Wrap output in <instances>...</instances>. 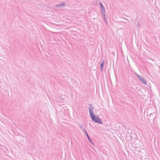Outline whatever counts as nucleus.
I'll return each instance as SVG.
<instances>
[{
  "label": "nucleus",
  "instance_id": "obj_1",
  "mask_svg": "<svg viewBox=\"0 0 160 160\" xmlns=\"http://www.w3.org/2000/svg\"><path fill=\"white\" fill-rule=\"evenodd\" d=\"M91 118L93 121L99 123H102L101 121L98 116H97L94 115V116H92Z\"/></svg>",
  "mask_w": 160,
  "mask_h": 160
},
{
  "label": "nucleus",
  "instance_id": "obj_5",
  "mask_svg": "<svg viewBox=\"0 0 160 160\" xmlns=\"http://www.w3.org/2000/svg\"><path fill=\"white\" fill-rule=\"evenodd\" d=\"M104 64V62H103L101 64V69H102L103 68V65Z\"/></svg>",
  "mask_w": 160,
  "mask_h": 160
},
{
  "label": "nucleus",
  "instance_id": "obj_6",
  "mask_svg": "<svg viewBox=\"0 0 160 160\" xmlns=\"http://www.w3.org/2000/svg\"><path fill=\"white\" fill-rule=\"evenodd\" d=\"M86 134L87 136V137H88V139H89V136H88V135L87 134V133H86Z\"/></svg>",
  "mask_w": 160,
  "mask_h": 160
},
{
  "label": "nucleus",
  "instance_id": "obj_3",
  "mask_svg": "<svg viewBox=\"0 0 160 160\" xmlns=\"http://www.w3.org/2000/svg\"><path fill=\"white\" fill-rule=\"evenodd\" d=\"M89 113L91 118L92 117V116H94V114H93L92 111L91 110L89 111Z\"/></svg>",
  "mask_w": 160,
  "mask_h": 160
},
{
  "label": "nucleus",
  "instance_id": "obj_4",
  "mask_svg": "<svg viewBox=\"0 0 160 160\" xmlns=\"http://www.w3.org/2000/svg\"><path fill=\"white\" fill-rule=\"evenodd\" d=\"M100 4L101 7V8H102V10L103 9L104 10V8L102 4V3H100Z\"/></svg>",
  "mask_w": 160,
  "mask_h": 160
},
{
  "label": "nucleus",
  "instance_id": "obj_2",
  "mask_svg": "<svg viewBox=\"0 0 160 160\" xmlns=\"http://www.w3.org/2000/svg\"><path fill=\"white\" fill-rule=\"evenodd\" d=\"M137 76H138V78H139V79H140V80L141 81L142 83H143V84H146V83H147L146 81L144 79V78H143L142 77L138 75Z\"/></svg>",
  "mask_w": 160,
  "mask_h": 160
}]
</instances>
